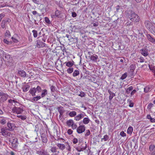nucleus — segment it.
Returning <instances> with one entry per match:
<instances>
[{
	"mask_svg": "<svg viewBox=\"0 0 155 155\" xmlns=\"http://www.w3.org/2000/svg\"><path fill=\"white\" fill-rule=\"evenodd\" d=\"M9 144L13 148H16L17 147L18 143V139L15 137V134L14 136H12L9 138Z\"/></svg>",
	"mask_w": 155,
	"mask_h": 155,
	"instance_id": "obj_1",
	"label": "nucleus"
},
{
	"mask_svg": "<svg viewBox=\"0 0 155 155\" xmlns=\"http://www.w3.org/2000/svg\"><path fill=\"white\" fill-rule=\"evenodd\" d=\"M128 17L130 20L134 22H139L140 20L138 15L132 11L130 12V14L128 15Z\"/></svg>",
	"mask_w": 155,
	"mask_h": 155,
	"instance_id": "obj_2",
	"label": "nucleus"
},
{
	"mask_svg": "<svg viewBox=\"0 0 155 155\" xmlns=\"http://www.w3.org/2000/svg\"><path fill=\"white\" fill-rule=\"evenodd\" d=\"M145 27L152 34H155V27L150 21L146 20L144 22Z\"/></svg>",
	"mask_w": 155,
	"mask_h": 155,
	"instance_id": "obj_3",
	"label": "nucleus"
},
{
	"mask_svg": "<svg viewBox=\"0 0 155 155\" xmlns=\"http://www.w3.org/2000/svg\"><path fill=\"white\" fill-rule=\"evenodd\" d=\"M10 130L8 129L6 127L3 128L1 129V132L2 135L5 137H10L12 136H14V134H11L9 132Z\"/></svg>",
	"mask_w": 155,
	"mask_h": 155,
	"instance_id": "obj_4",
	"label": "nucleus"
},
{
	"mask_svg": "<svg viewBox=\"0 0 155 155\" xmlns=\"http://www.w3.org/2000/svg\"><path fill=\"white\" fill-rule=\"evenodd\" d=\"M76 149L78 152L83 151L86 150L87 148V144L86 142L82 143V144L79 145L78 147L75 148Z\"/></svg>",
	"mask_w": 155,
	"mask_h": 155,
	"instance_id": "obj_5",
	"label": "nucleus"
},
{
	"mask_svg": "<svg viewBox=\"0 0 155 155\" xmlns=\"http://www.w3.org/2000/svg\"><path fill=\"white\" fill-rule=\"evenodd\" d=\"M36 153L38 155H50L47 150L44 148L41 149L37 150Z\"/></svg>",
	"mask_w": 155,
	"mask_h": 155,
	"instance_id": "obj_6",
	"label": "nucleus"
},
{
	"mask_svg": "<svg viewBox=\"0 0 155 155\" xmlns=\"http://www.w3.org/2000/svg\"><path fill=\"white\" fill-rule=\"evenodd\" d=\"M12 111L14 113L15 112L17 114H21L24 111V110L22 107H15L13 108Z\"/></svg>",
	"mask_w": 155,
	"mask_h": 155,
	"instance_id": "obj_7",
	"label": "nucleus"
},
{
	"mask_svg": "<svg viewBox=\"0 0 155 155\" xmlns=\"http://www.w3.org/2000/svg\"><path fill=\"white\" fill-rule=\"evenodd\" d=\"M2 56L3 59L4 61L8 62H10L12 61V58L10 57V56L7 54L6 53L4 52L3 53Z\"/></svg>",
	"mask_w": 155,
	"mask_h": 155,
	"instance_id": "obj_8",
	"label": "nucleus"
},
{
	"mask_svg": "<svg viewBox=\"0 0 155 155\" xmlns=\"http://www.w3.org/2000/svg\"><path fill=\"white\" fill-rule=\"evenodd\" d=\"M85 130V126L84 125H80L77 129V132L78 134H81Z\"/></svg>",
	"mask_w": 155,
	"mask_h": 155,
	"instance_id": "obj_9",
	"label": "nucleus"
},
{
	"mask_svg": "<svg viewBox=\"0 0 155 155\" xmlns=\"http://www.w3.org/2000/svg\"><path fill=\"white\" fill-rule=\"evenodd\" d=\"M47 132H45L43 133H41V140L43 142L46 143L47 142L48 140L47 138Z\"/></svg>",
	"mask_w": 155,
	"mask_h": 155,
	"instance_id": "obj_10",
	"label": "nucleus"
},
{
	"mask_svg": "<svg viewBox=\"0 0 155 155\" xmlns=\"http://www.w3.org/2000/svg\"><path fill=\"white\" fill-rule=\"evenodd\" d=\"M140 51L142 55L145 57L147 56L149 54L148 50L145 48L140 49Z\"/></svg>",
	"mask_w": 155,
	"mask_h": 155,
	"instance_id": "obj_11",
	"label": "nucleus"
},
{
	"mask_svg": "<svg viewBox=\"0 0 155 155\" xmlns=\"http://www.w3.org/2000/svg\"><path fill=\"white\" fill-rule=\"evenodd\" d=\"M57 109L60 113L59 117H61L65 111L64 107L61 106H60L57 108Z\"/></svg>",
	"mask_w": 155,
	"mask_h": 155,
	"instance_id": "obj_12",
	"label": "nucleus"
},
{
	"mask_svg": "<svg viewBox=\"0 0 155 155\" xmlns=\"http://www.w3.org/2000/svg\"><path fill=\"white\" fill-rule=\"evenodd\" d=\"M147 38L148 40L154 44H155V39L153 37L151 36L150 34H146Z\"/></svg>",
	"mask_w": 155,
	"mask_h": 155,
	"instance_id": "obj_13",
	"label": "nucleus"
},
{
	"mask_svg": "<svg viewBox=\"0 0 155 155\" xmlns=\"http://www.w3.org/2000/svg\"><path fill=\"white\" fill-rule=\"evenodd\" d=\"M84 116H86V115L85 114V113L83 112L82 113H81L75 117H74V120L77 121L83 118Z\"/></svg>",
	"mask_w": 155,
	"mask_h": 155,
	"instance_id": "obj_14",
	"label": "nucleus"
},
{
	"mask_svg": "<svg viewBox=\"0 0 155 155\" xmlns=\"http://www.w3.org/2000/svg\"><path fill=\"white\" fill-rule=\"evenodd\" d=\"M61 13V12L58 10H57L55 12L54 15H51V16L52 18H56L60 17V15Z\"/></svg>",
	"mask_w": 155,
	"mask_h": 155,
	"instance_id": "obj_15",
	"label": "nucleus"
},
{
	"mask_svg": "<svg viewBox=\"0 0 155 155\" xmlns=\"http://www.w3.org/2000/svg\"><path fill=\"white\" fill-rule=\"evenodd\" d=\"M37 45L38 48H40L45 47L46 44L42 41L38 40L37 41Z\"/></svg>",
	"mask_w": 155,
	"mask_h": 155,
	"instance_id": "obj_16",
	"label": "nucleus"
},
{
	"mask_svg": "<svg viewBox=\"0 0 155 155\" xmlns=\"http://www.w3.org/2000/svg\"><path fill=\"white\" fill-rule=\"evenodd\" d=\"M18 74L19 75L22 77L25 78L26 76V72L21 69H19L18 70Z\"/></svg>",
	"mask_w": 155,
	"mask_h": 155,
	"instance_id": "obj_17",
	"label": "nucleus"
},
{
	"mask_svg": "<svg viewBox=\"0 0 155 155\" xmlns=\"http://www.w3.org/2000/svg\"><path fill=\"white\" fill-rule=\"evenodd\" d=\"M8 127V129L10 130H13L15 128V124L8 122L7 124Z\"/></svg>",
	"mask_w": 155,
	"mask_h": 155,
	"instance_id": "obj_18",
	"label": "nucleus"
},
{
	"mask_svg": "<svg viewBox=\"0 0 155 155\" xmlns=\"http://www.w3.org/2000/svg\"><path fill=\"white\" fill-rule=\"evenodd\" d=\"M8 95L5 94H4L1 97L0 99V102H4L7 100L8 97Z\"/></svg>",
	"mask_w": 155,
	"mask_h": 155,
	"instance_id": "obj_19",
	"label": "nucleus"
},
{
	"mask_svg": "<svg viewBox=\"0 0 155 155\" xmlns=\"http://www.w3.org/2000/svg\"><path fill=\"white\" fill-rule=\"evenodd\" d=\"M108 91L110 94L109 97V100L111 101L113 97L115 96V93L111 92L110 90H108Z\"/></svg>",
	"mask_w": 155,
	"mask_h": 155,
	"instance_id": "obj_20",
	"label": "nucleus"
},
{
	"mask_svg": "<svg viewBox=\"0 0 155 155\" xmlns=\"http://www.w3.org/2000/svg\"><path fill=\"white\" fill-rule=\"evenodd\" d=\"M57 146L61 150H63L66 148V146L63 144L58 143L57 144Z\"/></svg>",
	"mask_w": 155,
	"mask_h": 155,
	"instance_id": "obj_21",
	"label": "nucleus"
},
{
	"mask_svg": "<svg viewBox=\"0 0 155 155\" xmlns=\"http://www.w3.org/2000/svg\"><path fill=\"white\" fill-rule=\"evenodd\" d=\"M152 86H147L144 88V92L147 93L151 91L152 89Z\"/></svg>",
	"mask_w": 155,
	"mask_h": 155,
	"instance_id": "obj_22",
	"label": "nucleus"
},
{
	"mask_svg": "<svg viewBox=\"0 0 155 155\" xmlns=\"http://www.w3.org/2000/svg\"><path fill=\"white\" fill-rule=\"evenodd\" d=\"M149 68L150 71H152L154 73V75L155 76V66L153 64H149Z\"/></svg>",
	"mask_w": 155,
	"mask_h": 155,
	"instance_id": "obj_23",
	"label": "nucleus"
},
{
	"mask_svg": "<svg viewBox=\"0 0 155 155\" xmlns=\"http://www.w3.org/2000/svg\"><path fill=\"white\" fill-rule=\"evenodd\" d=\"M29 92L31 94L32 96H35V93L37 92L35 90V87H33L31 88L29 91Z\"/></svg>",
	"mask_w": 155,
	"mask_h": 155,
	"instance_id": "obj_24",
	"label": "nucleus"
},
{
	"mask_svg": "<svg viewBox=\"0 0 155 155\" xmlns=\"http://www.w3.org/2000/svg\"><path fill=\"white\" fill-rule=\"evenodd\" d=\"M91 60L94 62H97V60L98 58V56L96 54H94L90 56Z\"/></svg>",
	"mask_w": 155,
	"mask_h": 155,
	"instance_id": "obj_25",
	"label": "nucleus"
},
{
	"mask_svg": "<svg viewBox=\"0 0 155 155\" xmlns=\"http://www.w3.org/2000/svg\"><path fill=\"white\" fill-rule=\"evenodd\" d=\"M74 61H69L68 62H66L64 63L65 64L66 66L69 67H71L74 65Z\"/></svg>",
	"mask_w": 155,
	"mask_h": 155,
	"instance_id": "obj_26",
	"label": "nucleus"
},
{
	"mask_svg": "<svg viewBox=\"0 0 155 155\" xmlns=\"http://www.w3.org/2000/svg\"><path fill=\"white\" fill-rule=\"evenodd\" d=\"M11 36V35L10 31L8 30H6L5 34V38L7 39L8 38H10Z\"/></svg>",
	"mask_w": 155,
	"mask_h": 155,
	"instance_id": "obj_27",
	"label": "nucleus"
},
{
	"mask_svg": "<svg viewBox=\"0 0 155 155\" xmlns=\"http://www.w3.org/2000/svg\"><path fill=\"white\" fill-rule=\"evenodd\" d=\"M42 36L43 37L41 36L39 37L38 38V40H40L41 41H42V42L43 41L44 42H45L46 38L44 37V36H45V34H43Z\"/></svg>",
	"mask_w": 155,
	"mask_h": 155,
	"instance_id": "obj_28",
	"label": "nucleus"
},
{
	"mask_svg": "<svg viewBox=\"0 0 155 155\" xmlns=\"http://www.w3.org/2000/svg\"><path fill=\"white\" fill-rule=\"evenodd\" d=\"M74 123V122L73 120L71 119L67 120L66 122L67 125L68 127H71Z\"/></svg>",
	"mask_w": 155,
	"mask_h": 155,
	"instance_id": "obj_29",
	"label": "nucleus"
},
{
	"mask_svg": "<svg viewBox=\"0 0 155 155\" xmlns=\"http://www.w3.org/2000/svg\"><path fill=\"white\" fill-rule=\"evenodd\" d=\"M57 148L55 146H51L50 150L52 153H55L57 152Z\"/></svg>",
	"mask_w": 155,
	"mask_h": 155,
	"instance_id": "obj_30",
	"label": "nucleus"
},
{
	"mask_svg": "<svg viewBox=\"0 0 155 155\" xmlns=\"http://www.w3.org/2000/svg\"><path fill=\"white\" fill-rule=\"evenodd\" d=\"M136 68V66L135 64H132L130 65V72L133 73Z\"/></svg>",
	"mask_w": 155,
	"mask_h": 155,
	"instance_id": "obj_31",
	"label": "nucleus"
},
{
	"mask_svg": "<svg viewBox=\"0 0 155 155\" xmlns=\"http://www.w3.org/2000/svg\"><path fill=\"white\" fill-rule=\"evenodd\" d=\"M90 120L88 117H85L84 118L82 122L84 124H87L89 123Z\"/></svg>",
	"mask_w": 155,
	"mask_h": 155,
	"instance_id": "obj_32",
	"label": "nucleus"
},
{
	"mask_svg": "<svg viewBox=\"0 0 155 155\" xmlns=\"http://www.w3.org/2000/svg\"><path fill=\"white\" fill-rule=\"evenodd\" d=\"M48 94V91L46 89H44L42 91L41 94V97H44Z\"/></svg>",
	"mask_w": 155,
	"mask_h": 155,
	"instance_id": "obj_33",
	"label": "nucleus"
},
{
	"mask_svg": "<svg viewBox=\"0 0 155 155\" xmlns=\"http://www.w3.org/2000/svg\"><path fill=\"white\" fill-rule=\"evenodd\" d=\"M155 150V146L154 144H151L150 145L149 147V150L152 152V151Z\"/></svg>",
	"mask_w": 155,
	"mask_h": 155,
	"instance_id": "obj_34",
	"label": "nucleus"
},
{
	"mask_svg": "<svg viewBox=\"0 0 155 155\" xmlns=\"http://www.w3.org/2000/svg\"><path fill=\"white\" fill-rule=\"evenodd\" d=\"M17 117L20 118L22 120H25L26 119L27 117L25 115H18Z\"/></svg>",
	"mask_w": 155,
	"mask_h": 155,
	"instance_id": "obj_35",
	"label": "nucleus"
},
{
	"mask_svg": "<svg viewBox=\"0 0 155 155\" xmlns=\"http://www.w3.org/2000/svg\"><path fill=\"white\" fill-rule=\"evenodd\" d=\"M6 23L4 21V20H3L1 23V25L2 28H5L6 27Z\"/></svg>",
	"mask_w": 155,
	"mask_h": 155,
	"instance_id": "obj_36",
	"label": "nucleus"
},
{
	"mask_svg": "<svg viewBox=\"0 0 155 155\" xmlns=\"http://www.w3.org/2000/svg\"><path fill=\"white\" fill-rule=\"evenodd\" d=\"M77 114V113L75 111H72L70 112L69 114V115L71 117L75 116Z\"/></svg>",
	"mask_w": 155,
	"mask_h": 155,
	"instance_id": "obj_37",
	"label": "nucleus"
},
{
	"mask_svg": "<svg viewBox=\"0 0 155 155\" xmlns=\"http://www.w3.org/2000/svg\"><path fill=\"white\" fill-rule=\"evenodd\" d=\"M133 131V128L132 127H130L127 130V133L129 134H131Z\"/></svg>",
	"mask_w": 155,
	"mask_h": 155,
	"instance_id": "obj_38",
	"label": "nucleus"
},
{
	"mask_svg": "<svg viewBox=\"0 0 155 155\" xmlns=\"http://www.w3.org/2000/svg\"><path fill=\"white\" fill-rule=\"evenodd\" d=\"M79 74V71L78 70H75L73 73V77H76Z\"/></svg>",
	"mask_w": 155,
	"mask_h": 155,
	"instance_id": "obj_39",
	"label": "nucleus"
},
{
	"mask_svg": "<svg viewBox=\"0 0 155 155\" xmlns=\"http://www.w3.org/2000/svg\"><path fill=\"white\" fill-rule=\"evenodd\" d=\"M3 42L8 45H11L12 44V42L11 41H9L7 40L5 38L3 40Z\"/></svg>",
	"mask_w": 155,
	"mask_h": 155,
	"instance_id": "obj_40",
	"label": "nucleus"
},
{
	"mask_svg": "<svg viewBox=\"0 0 155 155\" xmlns=\"http://www.w3.org/2000/svg\"><path fill=\"white\" fill-rule=\"evenodd\" d=\"M133 89L132 86H131L127 88L126 91V92L127 94H129L130 93L131 91H132Z\"/></svg>",
	"mask_w": 155,
	"mask_h": 155,
	"instance_id": "obj_41",
	"label": "nucleus"
},
{
	"mask_svg": "<svg viewBox=\"0 0 155 155\" xmlns=\"http://www.w3.org/2000/svg\"><path fill=\"white\" fill-rule=\"evenodd\" d=\"M29 86L28 85H25L23 88V91L24 92L27 91L29 90Z\"/></svg>",
	"mask_w": 155,
	"mask_h": 155,
	"instance_id": "obj_42",
	"label": "nucleus"
},
{
	"mask_svg": "<svg viewBox=\"0 0 155 155\" xmlns=\"http://www.w3.org/2000/svg\"><path fill=\"white\" fill-rule=\"evenodd\" d=\"M74 68H73L70 67L67 70V71L69 74L71 73L73 71Z\"/></svg>",
	"mask_w": 155,
	"mask_h": 155,
	"instance_id": "obj_43",
	"label": "nucleus"
},
{
	"mask_svg": "<svg viewBox=\"0 0 155 155\" xmlns=\"http://www.w3.org/2000/svg\"><path fill=\"white\" fill-rule=\"evenodd\" d=\"M41 98L40 96H37L33 98L32 100L33 101H38Z\"/></svg>",
	"mask_w": 155,
	"mask_h": 155,
	"instance_id": "obj_44",
	"label": "nucleus"
},
{
	"mask_svg": "<svg viewBox=\"0 0 155 155\" xmlns=\"http://www.w3.org/2000/svg\"><path fill=\"white\" fill-rule=\"evenodd\" d=\"M109 139L108 136L107 135H105L104 136V137L101 139V141L103 140L104 141H107Z\"/></svg>",
	"mask_w": 155,
	"mask_h": 155,
	"instance_id": "obj_45",
	"label": "nucleus"
},
{
	"mask_svg": "<svg viewBox=\"0 0 155 155\" xmlns=\"http://www.w3.org/2000/svg\"><path fill=\"white\" fill-rule=\"evenodd\" d=\"M34 37L36 38L37 37L38 33L37 31L34 30L32 31Z\"/></svg>",
	"mask_w": 155,
	"mask_h": 155,
	"instance_id": "obj_46",
	"label": "nucleus"
},
{
	"mask_svg": "<svg viewBox=\"0 0 155 155\" xmlns=\"http://www.w3.org/2000/svg\"><path fill=\"white\" fill-rule=\"evenodd\" d=\"M35 90L36 92L38 91V93L40 92L41 91V87L39 86H38L36 88H35Z\"/></svg>",
	"mask_w": 155,
	"mask_h": 155,
	"instance_id": "obj_47",
	"label": "nucleus"
},
{
	"mask_svg": "<svg viewBox=\"0 0 155 155\" xmlns=\"http://www.w3.org/2000/svg\"><path fill=\"white\" fill-rule=\"evenodd\" d=\"M127 76V72H126L122 75L120 78V79L122 80H124L126 78Z\"/></svg>",
	"mask_w": 155,
	"mask_h": 155,
	"instance_id": "obj_48",
	"label": "nucleus"
},
{
	"mask_svg": "<svg viewBox=\"0 0 155 155\" xmlns=\"http://www.w3.org/2000/svg\"><path fill=\"white\" fill-rule=\"evenodd\" d=\"M45 20L47 23L49 24H51V22L50 21L48 17H45Z\"/></svg>",
	"mask_w": 155,
	"mask_h": 155,
	"instance_id": "obj_49",
	"label": "nucleus"
},
{
	"mask_svg": "<svg viewBox=\"0 0 155 155\" xmlns=\"http://www.w3.org/2000/svg\"><path fill=\"white\" fill-rule=\"evenodd\" d=\"M50 88L51 92H54L55 91L56 87L53 85L51 86Z\"/></svg>",
	"mask_w": 155,
	"mask_h": 155,
	"instance_id": "obj_50",
	"label": "nucleus"
},
{
	"mask_svg": "<svg viewBox=\"0 0 155 155\" xmlns=\"http://www.w3.org/2000/svg\"><path fill=\"white\" fill-rule=\"evenodd\" d=\"M5 16V13H4L0 14V23L1 22L2 19L4 18Z\"/></svg>",
	"mask_w": 155,
	"mask_h": 155,
	"instance_id": "obj_51",
	"label": "nucleus"
},
{
	"mask_svg": "<svg viewBox=\"0 0 155 155\" xmlns=\"http://www.w3.org/2000/svg\"><path fill=\"white\" fill-rule=\"evenodd\" d=\"M32 13L35 16H40L41 15H40L38 13V12H37V11H33L32 12Z\"/></svg>",
	"mask_w": 155,
	"mask_h": 155,
	"instance_id": "obj_52",
	"label": "nucleus"
},
{
	"mask_svg": "<svg viewBox=\"0 0 155 155\" xmlns=\"http://www.w3.org/2000/svg\"><path fill=\"white\" fill-rule=\"evenodd\" d=\"M79 29V27H78V26H76L75 25H74L73 26L72 28V31H75L76 30H78Z\"/></svg>",
	"mask_w": 155,
	"mask_h": 155,
	"instance_id": "obj_53",
	"label": "nucleus"
},
{
	"mask_svg": "<svg viewBox=\"0 0 155 155\" xmlns=\"http://www.w3.org/2000/svg\"><path fill=\"white\" fill-rule=\"evenodd\" d=\"M86 133L85 134V136H87L91 134L90 131L89 130H86Z\"/></svg>",
	"mask_w": 155,
	"mask_h": 155,
	"instance_id": "obj_54",
	"label": "nucleus"
},
{
	"mask_svg": "<svg viewBox=\"0 0 155 155\" xmlns=\"http://www.w3.org/2000/svg\"><path fill=\"white\" fill-rule=\"evenodd\" d=\"M153 106V104L152 103H150L147 106V108L150 109Z\"/></svg>",
	"mask_w": 155,
	"mask_h": 155,
	"instance_id": "obj_55",
	"label": "nucleus"
},
{
	"mask_svg": "<svg viewBox=\"0 0 155 155\" xmlns=\"http://www.w3.org/2000/svg\"><path fill=\"white\" fill-rule=\"evenodd\" d=\"M120 135L122 137H124L126 136V134L124 131H122L120 132Z\"/></svg>",
	"mask_w": 155,
	"mask_h": 155,
	"instance_id": "obj_56",
	"label": "nucleus"
},
{
	"mask_svg": "<svg viewBox=\"0 0 155 155\" xmlns=\"http://www.w3.org/2000/svg\"><path fill=\"white\" fill-rule=\"evenodd\" d=\"M72 142L74 144H76L78 142V140L76 138H74L72 140Z\"/></svg>",
	"mask_w": 155,
	"mask_h": 155,
	"instance_id": "obj_57",
	"label": "nucleus"
},
{
	"mask_svg": "<svg viewBox=\"0 0 155 155\" xmlns=\"http://www.w3.org/2000/svg\"><path fill=\"white\" fill-rule=\"evenodd\" d=\"M72 127V128L73 129H75L77 127V125L76 124H75L74 123L71 126Z\"/></svg>",
	"mask_w": 155,
	"mask_h": 155,
	"instance_id": "obj_58",
	"label": "nucleus"
},
{
	"mask_svg": "<svg viewBox=\"0 0 155 155\" xmlns=\"http://www.w3.org/2000/svg\"><path fill=\"white\" fill-rule=\"evenodd\" d=\"M85 94L84 92H81L80 94H78L79 96H80L81 97H84L85 96Z\"/></svg>",
	"mask_w": 155,
	"mask_h": 155,
	"instance_id": "obj_59",
	"label": "nucleus"
},
{
	"mask_svg": "<svg viewBox=\"0 0 155 155\" xmlns=\"http://www.w3.org/2000/svg\"><path fill=\"white\" fill-rule=\"evenodd\" d=\"M4 21H5V22L6 23L7 22L10 23L11 22V20L9 18H6L5 20H4Z\"/></svg>",
	"mask_w": 155,
	"mask_h": 155,
	"instance_id": "obj_60",
	"label": "nucleus"
},
{
	"mask_svg": "<svg viewBox=\"0 0 155 155\" xmlns=\"http://www.w3.org/2000/svg\"><path fill=\"white\" fill-rule=\"evenodd\" d=\"M12 39L13 42H14V43H17L18 42V40L17 39H16L14 38L13 37H12Z\"/></svg>",
	"mask_w": 155,
	"mask_h": 155,
	"instance_id": "obj_61",
	"label": "nucleus"
},
{
	"mask_svg": "<svg viewBox=\"0 0 155 155\" xmlns=\"http://www.w3.org/2000/svg\"><path fill=\"white\" fill-rule=\"evenodd\" d=\"M66 37L69 40H71L72 39H73V38H72L71 36H70L69 35L66 34Z\"/></svg>",
	"mask_w": 155,
	"mask_h": 155,
	"instance_id": "obj_62",
	"label": "nucleus"
},
{
	"mask_svg": "<svg viewBox=\"0 0 155 155\" xmlns=\"http://www.w3.org/2000/svg\"><path fill=\"white\" fill-rule=\"evenodd\" d=\"M73 131L71 129H69L68 130L67 133L69 135H71L72 134Z\"/></svg>",
	"mask_w": 155,
	"mask_h": 155,
	"instance_id": "obj_63",
	"label": "nucleus"
},
{
	"mask_svg": "<svg viewBox=\"0 0 155 155\" xmlns=\"http://www.w3.org/2000/svg\"><path fill=\"white\" fill-rule=\"evenodd\" d=\"M139 59H140V61H139L141 63L144 62V60H145L144 59V58H143V57H140Z\"/></svg>",
	"mask_w": 155,
	"mask_h": 155,
	"instance_id": "obj_64",
	"label": "nucleus"
}]
</instances>
